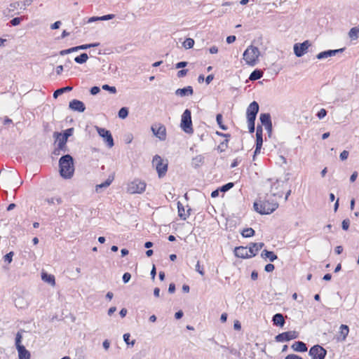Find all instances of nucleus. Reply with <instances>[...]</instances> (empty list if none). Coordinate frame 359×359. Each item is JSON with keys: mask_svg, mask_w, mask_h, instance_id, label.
<instances>
[{"mask_svg": "<svg viewBox=\"0 0 359 359\" xmlns=\"http://www.w3.org/2000/svg\"><path fill=\"white\" fill-rule=\"evenodd\" d=\"M344 50V48H339V49H336V50H325V51H323V52L319 53L316 55V57H317L318 60L325 59V58H327V57H329L334 56V55H336V54H337V53H342Z\"/></svg>", "mask_w": 359, "mask_h": 359, "instance_id": "17", "label": "nucleus"}, {"mask_svg": "<svg viewBox=\"0 0 359 359\" xmlns=\"http://www.w3.org/2000/svg\"><path fill=\"white\" fill-rule=\"evenodd\" d=\"M349 332V328L346 325H341L340 326V334L342 336L341 340L344 341L346 339Z\"/></svg>", "mask_w": 359, "mask_h": 359, "instance_id": "36", "label": "nucleus"}, {"mask_svg": "<svg viewBox=\"0 0 359 359\" xmlns=\"http://www.w3.org/2000/svg\"><path fill=\"white\" fill-rule=\"evenodd\" d=\"M249 133H253L255 129V120H248Z\"/></svg>", "mask_w": 359, "mask_h": 359, "instance_id": "45", "label": "nucleus"}, {"mask_svg": "<svg viewBox=\"0 0 359 359\" xmlns=\"http://www.w3.org/2000/svg\"><path fill=\"white\" fill-rule=\"evenodd\" d=\"M259 120L263 126H266L272 123L271 115L269 113H263L259 116Z\"/></svg>", "mask_w": 359, "mask_h": 359, "instance_id": "26", "label": "nucleus"}, {"mask_svg": "<svg viewBox=\"0 0 359 359\" xmlns=\"http://www.w3.org/2000/svg\"><path fill=\"white\" fill-rule=\"evenodd\" d=\"M41 278L44 282H46L51 285H55V277L53 275L48 274L47 273H42Z\"/></svg>", "mask_w": 359, "mask_h": 359, "instance_id": "27", "label": "nucleus"}, {"mask_svg": "<svg viewBox=\"0 0 359 359\" xmlns=\"http://www.w3.org/2000/svg\"><path fill=\"white\" fill-rule=\"evenodd\" d=\"M259 104L256 101L251 102L247 108L246 116L248 120H256L257 113L259 112Z\"/></svg>", "mask_w": 359, "mask_h": 359, "instance_id": "13", "label": "nucleus"}, {"mask_svg": "<svg viewBox=\"0 0 359 359\" xmlns=\"http://www.w3.org/2000/svg\"><path fill=\"white\" fill-rule=\"evenodd\" d=\"M285 359H303L301 356L295 354H289Z\"/></svg>", "mask_w": 359, "mask_h": 359, "instance_id": "63", "label": "nucleus"}, {"mask_svg": "<svg viewBox=\"0 0 359 359\" xmlns=\"http://www.w3.org/2000/svg\"><path fill=\"white\" fill-rule=\"evenodd\" d=\"M255 210L261 215H269L278 208V203L273 199H266L260 202L254 203Z\"/></svg>", "mask_w": 359, "mask_h": 359, "instance_id": "2", "label": "nucleus"}, {"mask_svg": "<svg viewBox=\"0 0 359 359\" xmlns=\"http://www.w3.org/2000/svg\"><path fill=\"white\" fill-rule=\"evenodd\" d=\"M262 145L256 144L255 150L254 151L253 160L255 158V156L260 153Z\"/></svg>", "mask_w": 359, "mask_h": 359, "instance_id": "61", "label": "nucleus"}, {"mask_svg": "<svg viewBox=\"0 0 359 359\" xmlns=\"http://www.w3.org/2000/svg\"><path fill=\"white\" fill-rule=\"evenodd\" d=\"M114 18V14H108V15H102L101 17L99 18V20H111Z\"/></svg>", "mask_w": 359, "mask_h": 359, "instance_id": "53", "label": "nucleus"}, {"mask_svg": "<svg viewBox=\"0 0 359 359\" xmlns=\"http://www.w3.org/2000/svg\"><path fill=\"white\" fill-rule=\"evenodd\" d=\"M100 91V88L98 86H93L90 90V94L93 95H97Z\"/></svg>", "mask_w": 359, "mask_h": 359, "instance_id": "55", "label": "nucleus"}, {"mask_svg": "<svg viewBox=\"0 0 359 359\" xmlns=\"http://www.w3.org/2000/svg\"><path fill=\"white\" fill-rule=\"evenodd\" d=\"M263 76V72L260 69H255L250 75L249 79L250 81H256Z\"/></svg>", "mask_w": 359, "mask_h": 359, "instance_id": "29", "label": "nucleus"}, {"mask_svg": "<svg viewBox=\"0 0 359 359\" xmlns=\"http://www.w3.org/2000/svg\"><path fill=\"white\" fill-rule=\"evenodd\" d=\"M264 245V243H250L249 245L250 256L255 257Z\"/></svg>", "mask_w": 359, "mask_h": 359, "instance_id": "18", "label": "nucleus"}, {"mask_svg": "<svg viewBox=\"0 0 359 359\" xmlns=\"http://www.w3.org/2000/svg\"><path fill=\"white\" fill-rule=\"evenodd\" d=\"M216 121L221 129L224 130H227V127L222 123V115L221 114H217Z\"/></svg>", "mask_w": 359, "mask_h": 359, "instance_id": "41", "label": "nucleus"}, {"mask_svg": "<svg viewBox=\"0 0 359 359\" xmlns=\"http://www.w3.org/2000/svg\"><path fill=\"white\" fill-rule=\"evenodd\" d=\"M153 163L156 164V169L159 177L165 176L168 170V163H163V160L158 155L153 158Z\"/></svg>", "mask_w": 359, "mask_h": 359, "instance_id": "7", "label": "nucleus"}, {"mask_svg": "<svg viewBox=\"0 0 359 359\" xmlns=\"http://www.w3.org/2000/svg\"><path fill=\"white\" fill-rule=\"evenodd\" d=\"M348 36L351 39H357L359 37V28L358 27H352L348 32Z\"/></svg>", "mask_w": 359, "mask_h": 359, "instance_id": "34", "label": "nucleus"}, {"mask_svg": "<svg viewBox=\"0 0 359 359\" xmlns=\"http://www.w3.org/2000/svg\"><path fill=\"white\" fill-rule=\"evenodd\" d=\"M194 45V40L191 38H187L185 39V41L183 42V46L186 49L191 48Z\"/></svg>", "mask_w": 359, "mask_h": 359, "instance_id": "40", "label": "nucleus"}, {"mask_svg": "<svg viewBox=\"0 0 359 359\" xmlns=\"http://www.w3.org/2000/svg\"><path fill=\"white\" fill-rule=\"evenodd\" d=\"M60 25H61V22L60 21H56V22H55L53 24H52L50 25V28L52 29H57L60 28Z\"/></svg>", "mask_w": 359, "mask_h": 359, "instance_id": "64", "label": "nucleus"}, {"mask_svg": "<svg viewBox=\"0 0 359 359\" xmlns=\"http://www.w3.org/2000/svg\"><path fill=\"white\" fill-rule=\"evenodd\" d=\"M72 90V87H71V86H66L64 88H58L54 92L53 97L57 98L58 96L61 95L62 94H63L66 92H69Z\"/></svg>", "mask_w": 359, "mask_h": 359, "instance_id": "32", "label": "nucleus"}, {"mask_svg": "<svg viewBox=\"0 0 359 359\" xmlns=\"http://www.w3.org/2000/svg\"><path fill=\"white\" fill-rule=\"evenodd\" d=\"M196 271H198L201 275H204L203 269L201 267L200 262L198 261L196 264Z\"/></svg>", "mask_w": 359, "mask_h": 359, "instance_id": "58", "label": "nucleus"}, {"mask_svg": "<svg viewBox=\"0 0 359 359\" xmlns=\"http://www.w3.org/2000/svg\"><path fill=\"white\" fill-rule=\"evenodd\" d=\"M228 139H226L222 142L220 143V144L217 147V150L220 152H223L225 151V149L228 147Z\"/></svg>", "mask_w": 359, "mask_h": 359, "instance_id": "42", "label": "nucleus"}, {"mask_svg": "<svg viewBox=\"0 0 359 359\" xmlns=\"http://www.w3.org/2000/svg\"><path fill=\"white\" fill-rule=\"evenodd\" d=\"M151 131L154 135L160 140L163 141L166 139V128L161 123H155L151 126Z\"/></svg>", "mask_w": 359, "mask_h": 359, "instance_id": "11", "label": "nucleus"}, {"mask_svg": "<svg viewBox=\"0 0 359 359\" xmlns=\"http://www.w3.org/2000/svg\"><path fill=\"white\" fill-rule=\"evenodd\" d=\"M203 163L204 157L202 155H198L191 160V165L195 168H199Z\"/></svg>", "mask_w": 359, "mask_h": 359, "instance_id": "25", "label": "nucleus"}, {"mask_svg": "<svg viewBox=\"0 0 359 359\" xmlns=\"http://www.w3.org/2000/svg\"><path fill=\"white\" fill-rule=\"evenodd\" d=\"M255 230L252 228H246L244 229L242 232L241 235L245 238H250L255 235Z\"/></svg>", "mask_w": 359, "mask_h": 359, "instance_id": "37", "label": "nucleus"}, {"mask_svg": "<svg viewBox=\"0 0 359 359\" xmlns=\"http://www.w3.org/2000/svg\"><path fill=\"white\" fill-rule=\"evenodd\" d=\"M60 174L64 179H71L74 175V158L69 154L63 155L59 160Z\"/></svg>", "mask_w": 359, "mask_h": 359, "instance_id": "1", "label": "nucleus"}, {"mask_svg": "<svg viewBox=\"0 0 359 359\" xmlns=\"http://www.w3.org/2000/svg\"><path fill=\"white\" fill-rule=\"evenodd\" d=\"M19 359H30V353L23 346H19L18 348Z\"/></svg>", "mask_w": 359, "mask_h": 359, "instance_id": "24", "label": "nucleus"}, {"mask_svg": "<svg viewBox=\"0 0 359 359\" xmlns=\"http://www.w3.org/2000/svg\"><path fill=\"white\" fill-rule=\"evenodd\" d=\"M291 348L297 352H306L307 351V346L306 344L301 341H295Z\"/></svg>", "mask_w": 359, "mask_h": 359, "instance_id": "20", "label": "nucleus"}, {"mask_svg": "<svg viewBox=\"0 0 359 359\" xmlns=\"http://www.w3.org/2000/svg\"><path fill=\"white\" fill-rule=\"evenodd\" d=\"M95 129L98 135L103 138L104 141L109 148L114 145V139L109 130L98 126H96Z\"/></svg>", "mask_w": 359, "mask_h": 359, "instance_id": "9", "label": "nucleus"}, {"mask_svg": "<svg viewBox=\"0 0 359 359\" xmlns=\"http://www.w3.org/2000/svg\"><path fill=\"white\" fill-rule=\"evenodd\" d=\"M123 340L128 345L134 346L135 344V340L130 341V334L129 333H126L123 334Z\"/></svg>", "mask_w": 359, "mask_h": 359, "instance_id": "43", "label": "nucleus"}, {"mask_svg": "<svg viewBox=\"0 0 359 359\" xmlns=\"http://www.w3.org/2000/svg\"><path fill=\"white\" fill-rule=\"evenodd\" d=\"M187 72H188V69H181L177 72V76L179 78H182L187 75Z\"/></svg>", "mask_w": 359, "mask_h": 359, "instance_id": "59", "label": "nucleus"}, {"mask_svg": "<svg viewBox=\"0 0 359 359\" xmlns=\"http://www.w3.org/2000/svg\"><path fill=\"white\" fill-rule=\"evenodd\" d=\"M348 154H349V153H348V151H346V150L343 151L340 154V156H339L340 159H341V161H344V160L347 159V158H348Z\"/></svg>", "mask_w": 359, "mask_h": 359, "instance_id": "56", "label": "nucleus"}, {"mask_svg": "<svg viewBox=\"0 0 359 359\" xmlns=\"http://www.w3.org/2000/svg\"><path fill=\"white\" fill-rule=\"evenodd\" d=\"M113 180H114V177L109 176L104 182L96 185L95 191L97 192H99L100 189L106 188V187H109L111 184Z\"/></svg>", "mask_w": 359, "mask_h": 359, "instance_id": "31", "label": "nucleus"}, {"mask_svg": "<svg viewBox=\"0 0 359 359\" xmlns=\"http://www.w3.org/2000/svg\"><path fill=\"white\" fill-rule=\"evenodd\" d=\"M278 186H279V182L278 181H277L276 182L273 183L271 185V194H272V195L273 196H278L279 198H281L282 196H283V193L277 191Z\"/></svg>", "mask_w": 359, "mask_h": 359, "instance_id": "33", "label": "nucleus"}, {"mask_svg": "<svg viewBox=\"0 0 359 359\" xmlns=\"http://www.w3.org/2000/svg\"><path fill=\"white\" fill-rule=\"evenodd\" d=\"M118 116L120 118H126L128 116V109L127 107L121 108L118 111Z\"/></svg>", "mask_w": 359, "mask_h": 359, "instance_id": "39", "label": "nucleus"}, {"mask_svg": "<svg viewBox=\"0 0 359 359\" xmlns=\"http://www.w3.org/2000/svg\"><path fill=\"white\" fill-rule=\"evenodd\" d=\"M61 151L65 152L67 151V149H60L59 144H57V147L54 149L53 154L58 156L60 154Z\"/></svg>", "mask_w": 359, "mask_h": 359, "instance_id": "60", "label": "nucleus"}, {"mask_svg": "<svg viewBox=\"0 0 359 359\" xmlns=\"http://www.w3.org/2000/svg\"><path fill=\"white\" fill-rule=\"evenodd\" d=\"M180 127L182 130L187 134H192L194 132L191 121V112L188 109H185L182 115Z\"/></svg>", "mask_w": 359, "mask_h": 359, "instance_id": "4", "label": "nucleus"}, {"mask_svg": "<svg viewBox=\"0 0 359 359\" xmlns=\"http://www.w3.org/2000/svg\"><path fill=\"white\" fill-rule=\"evenodd\" d=\"M312 359H325L327 351L320 345L313 346L309 352Z\"/></svg>", "mask_w": 359, "mask_h": 359, "instance_id": "8", "label": "nucleus"}, {"mask_svg": "<svg viewBox=\"0 0 359 359\" xmlns=\"http://www.w3.org/2000/svg\"><path fill=\"white\" fill-rule=\"evenodd\" d=\"M249 252V248L247 247L238 246L234 249L235 256L242 259L250 258L251 256H250Z\"/></svg>", "mask_w": 359, "mask_h": 359, "instance_id": "16", "label": "nucleus"}, {"mask_svg": "<svg viewBox=\"0 0 359 359\" xmlns=\"http://www.w3.org/2000/svg\"><path fill=\"white\" fill-rule=\"evenodd\" d=\"M275 269V266L273 264H267L265 267H264V270L266 272H272Z\"/></svg>", "mask_w": 359, "mask_h": 359, "instance_id": "54", "label": "nucleus"}, {"mask_svg": "<svg viewBox=\"0 0 359 359\" xmlns=\"http://www.w3.org/2000/svg\"><path fill=\"white\" fill-rule=\"evenodd\" d=\"M234 184L233 182H229L223 186H222L219 189V190L222 192H226L229 191L230 189H231L233 187Z\"/></svg>", "mask_w": 359, "mask_h": 359, "instance_id": "46", "label": "nucleus"}, {"mask_svg": "<svg viewBox=\"0 0 359 359\" xmlns=\"http://www.w3.org/2000/svg\"><path fill=\"white\" fill-rule=\"evenodd\" d=\"M311 46L309 41H304L303 43H297L294 45L293 49L295 55L298 57L303 56Z\"/></svg>", "mask_w": 359, "mask_h": 359, "instance_id": "12", "label": "nucleus"}, {"mask_svg": "<svg viewBox=\"0 0 359 359\" xmlns=\"http://www.w3.org/2000/svg\"><path fill=\"white\" fill-rule=\"evenodd\" d=\"M261 257L263 259H269L270 262H274L278 259L276 255L274 254L272 251H269L267 250H264L261 253Z\"/></svg>", "mask_w": 359, "mask_h": 359, "instance_id": "23", "label": "nucleus"}, {"mask_svg": "<svg viewBox=\"0 0 359 359\" xmlns=\"http://www.w3.org/2000/svg\"><path fill=\"white\" fill-rule=\"evenodd\" d=\"M100 45L99 43H88V44H83L78 46L73 47L72 50L78 51L79 50H86L90 48L97 47Z\"/></svg>", "mask_w": 359, "mask_h": 359, "instance_id": "30", "label": "nucleus"}, {"mask_svg": "<svg viewBox=\"0 0 359 359\" xmlns=\"http://www.w3.org/2000/svg\"><path fill=\"white\" fill-rule=\"evenodd\" d=\"M350 225V220L348 219H345L342 221L341 227L344 230L346 231L348 229Z\"/></svg>", "mask_w": 359, "mask_h": 359, "instance_id": "49", "label": "nucleus"}, {"mask_svg": "<svg viewBox=\"0 0 359 359\" xmlns=\"http://www.w3.org/2000/svg\"><path fill=\"white\" fill-rule=\"evenodd\" d=\"M123 281L124 283H127L129 282V280H130L131 278V275L130 273L128 272H126L123 273Z\"/></svg>", "mask_w": 359, "mask_h": 359, "instance_id": "52", "label": "nucleus"}, {"mask_svg": "<svg viewBox=\"0 0 359 359\" xmlns=\"http://www.w3.org/2000/svg\"><path fill=\"white\" fill-rule=\"evenodd\" d=\"M188 62L185 61L179 62L175 65L176 69L184 68L187 65Z\"/></svg>", "mask_w": 359, "mask_h": 359, "instance_id": "57", "label": "nucleus"}, {"mask_svg": "<svg viewBox=\"0 0 359 359\" xmlns=\"http://www.w3.org/2000/svg\"><path fill=\"white\" fill-rule=\"evenodd\" d=\"M73 49V47L72 48H68V49H65V50H62L60 52V55H65L66 54H69V53H71L72 52H74V50H72Z\"/></svg>", "mask_w": 359, "mask_h": 359, "instance_id": "62", "label": "nucleus"}, {"mask_svg": "<svg viewBox=\"0 0 359 359\" xmlns=\"http://www.w3.org/2000/svg\"><path fill=\"white\" fill-rule=\"evenodd\" d=\"M88 59V54L86 53H81L80 55L76 56L74 58V61L78 64H83L85 63Z\"/></svg>", "mask_w": 359, "mask_h": 359, "instance_id": "35", "label": "nucleus"}, {"mask_svg": "<svg viewBox=\"0 0 359 359\" xmlns=\"http://www.w3.org/2000/svg\"><path fill=\"white\" fill-rule=\"evenodd\" d=\"M177 208H178V215L179 217L183 219L186 220L187 218L189 216L190 213L189 211L191 210V208H189L187 210V213H185V209L183 205L179 201L177 203Z\"/></svg>", "mask_w": 359, "mask_h": 359, "instance_id": "22", "label": "nucleus"}, {"mask_svg": "<svg viewBox=\"0 0 359 359\" xmlns=\"http://www.w3.org/2000/svg\"><path fill=\"white\" fill-rule=\"evenodd\" d=\"M194 90L191 86H187L183 88H178L175 90V95L180 97L192 95Z\"/></svg>", "mask_w": 359, "mask_h": 359, "instance_id": "19", "label": "nucleus"}, {"mask_svg": "<svg viewBox=\"0 0 359 359\" xmlns=\"http://www.w3.org/2000/svg\"><path fill=\"white\" fill-rule=\"evenodd\" d=\"M74 128H70L63 131L62 133L55 132L53 136L58 142L60 149H67L66 144L68 138L73 135Z\"/></svg>", "mask_w": 359, "mask_h": 359, "instance_id": "5", "label": "nucleus"}, {"mask_svg": "<svg viewBox=\"0 0 359 359\" xmlns=\"http://www.w3.org/2000/svg\"><path fill=\"white\" fill-rule=\"evenodd\" d=\"M45 201L47 202L49 205L55 204V203L57 204H61L62 200L60 197H53L46 198Z\"/></svg>", "mask_w": 359, "mask_h": 359, "instance_id": "38", "label": "nucleus"}, {"mask_svg": "<svg viewBox=\"0 0 359 359\" xmlns=\"http://www.w3.org/2000/svg\"><path fill=\"white\" fill-rule=\"evenodd\" d=\"M29 4V3L26 4V1H13L9 5L8 10L9 12L13 13V15L20 14Z\"/></svg>", "mask_w": 359, "mask_h": 359, "instance_id": "14", "label": "nucleus"}, {"mask_svg": "<svg viewBox=\"0 0 359 359\" xmlns=\"http://www.w3.org/2000/svg\"><path fill=\"white\" fill-rule=\"evenodd\" d=\"M272 322L274 325L283 327L285 321L282 313H276L272 318Z\"/></svg>", "mask_w": 359, "mask_h": 359, "instance_id": "21", "label": "nucleus"}, {"mask_svg": "<svg viewBox=\"0 0 359 359\" xmlns=\"http://www.w3.org/2000/svg\"><path fill=\"white\" fill-rule=\"evenodd\" d=\"M22 336L20 332H18L16 334L15 336V346L16 348H18L19 346H23V345L21 344Z\"/></svg>", "mask_w": 359, "mask_h": 359, "instance_id": "44", "label": "nucleus"}, {"mask_svg": "<svg viewBox=\"0 0 359 359\" xmlns=\"http://www.w3.org/2000/svg\"><path fill=\"white\" fill-rule=\"evenodd\" d=\"M327 115V111L325 109H321L317 114L319 119L323 118Z\"/></svg>", "mask_w": 359, "mask_h": 359, "instance_id": "51", "label": "nucleus"}, {"mask_svg": "<svg viewBox=\"0 0 359 359\" xmlns=\"http://www.w3.org/2000/svg\"><path fill=\"white\" fill-rule=\"evenodd\" d=\"M262 127L261 126H258L257 127L256 131V144L262 145L263 144V137H262Z\"/></svg>", "mask_w": 359, "mask_h": 359, "instance_id": "28", "label": "nucleus"}, {"mask_svg": "<svg viewBox=\"0 0 359 359\" xmlns=\"http://www.w3.org/2000/svg\"><path fill=\"white\" fill-rule=\"evenodd\" d=\"M146 183L138 179L134 180L133 182L128 183L127 187V191L131 194H142L145 191Z\"/></svg>", "mask_w": 359, "mask_h": 359, "instance_id": "6", "label": "nucleus"}, {"mask_svg": "<svg viewBox=\"0 0 359 359\" xmlns=\"http://www.w3.org/2000/svg\"><path fill=\"white\" fill-rule=\"evenodd\" d=\"M299 337V333L296 331H288L278 334L275 337V340L277 342L288 341L292 339H295Z\"/></svg>", "mask_w": 359, "mask_h": 359, "instance_id": "10", "label": "nucleus"}, {"mask_svg": "<svg viewBox=\"0 0 359 359\" xmlns=\"http://www.w3.org/2000/svg\"><path fill=\"white\" fill-rule=\"evenodd\" d=\"M13 252H10L8 253H7L4 257V261L8 262V263H11L13 260Z\"/></svg>", "mask_w": 359, "mask_h": 359, "instance_id": "48", "label": "nucleus"}, {"mask_svg": "<svg viewBox=\"0 0 359 359\" xmlns=\"http://www.w3.org/2000/svg\"><path fill=\"white\" fill-rule=\"evenodd\" d=\"M21 20H22V18L17 17V18H13L11 20L10 23L11 24L12 26H17L20 23Z\"/></svg>", "mask_w": 359, "mask_h": 359, "instance_id": "50", "label": "nucleus"}, {"mask_svg": "<svg viewBox=\"0 0 359 359\" xmlns=\"http://www.w3.org/2000/svg\"><path fill=\"white\" fill-rule=\"evenodd\" d=\"M259 55L260 52L259 48L253 46H250L243 53V59L248 65L255 66Z\"/></svg>", "mask_w": 359, "mask_h": 359, "instance_id": "3", "label": "nucleus"}, {"mask_svg": "<svg viewBox=\"0 0 359 359\" xmlns=\"http://www.w3.org/2000/svg\"><path fill=\"white\" fill-rule=\"evenodd\" d=\"M69 107L70 109L78 112H83L86 109L84 103L76 99L69 102Z\"/></svg>", "mask_w": 359, "mask_h": 359, "instance_id": "15", "label": "nucleus"}, {"mask_svg": "<svg viewBox=\"0 0 359 359\" xmlns=\"http://www.w3.org/2000/svg\"><path fill=\"white\" fill-rule=\"evenodd\" d=\"M102 88L103 90H107L111 93L115 94L116 93V88L114 86H110L107 84H104Z\"/></svg>", "mask_w": 359, "mask_h": 359, "instance_id": "47", "label": "nucleus"}]
</instances>
